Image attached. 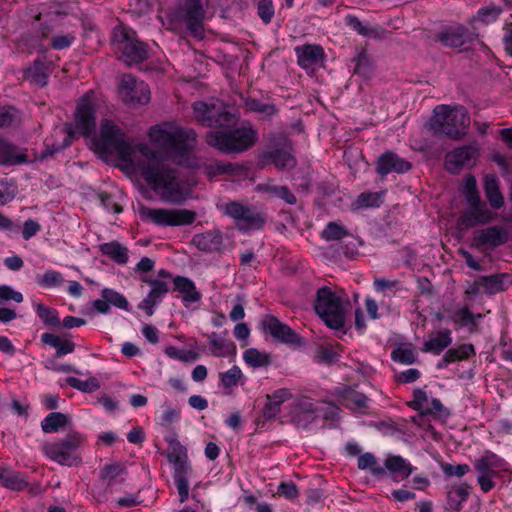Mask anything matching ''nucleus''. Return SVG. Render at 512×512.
<instances>
[{
    "mask_svg": "<svg viewBox=\"0 0 512 512\" xmlns=\"http://www.w3.org/2000/svg\"><path fill=\"white\" fill-rule=\"evenodd\" d=\"M502 42L506 54L512 56V15L505 20Z\"/></svg>",
    "mask_w": 512,
    "mask_h": 512,
    "instance_id": "nucleus-64",
    "label": "nucleus"
},
{
    "mask_svg": "<svg viewBox=\"0 0 512 512\" xmlns=\"http://www.w3.org/2000/svg\"><path fill=\"white\" fill-rule=\"evenodd\" d=\"M139 214L142 220H148L157 226H187L196 220V213L188 209H165L141 206Z\"/></svg>",
    "mask_w": 512,
    "mask_h": 512,
    "instance_id": "nucleus-13",
    "label": "nucleus"
},
{
    "mask_svg": "<svg viewBox=\"0 0 512 512\" xmlns=\"http://www.w3.org/2000/svg\"><path fill=\"white\" fill-rule=\"evenodd\" d=\"M112 46L119 59L128 65L141 63L148 58L147 45L124 29H114Z\"/></svg>",
    "mask_w": 512,
    "mask_h": 512,
    "instance_id": "nucleus-12",
    "label": "nucleus"
},
{
    "mask_svg": "<svg viewBox=\"0 0 512 512\" xmlns=\"http://www.w3.org/2000/svg\"><path fill=\"white\" fill-rule=\"evenodd\" d=\"M144 282L151 286V290L148 295L154 299L157 303L162 301V298L168 293V283L161 279H143Z\"/></svg>",
    "mask_w": 512,
    "mask_h": 512,
    "instance_id": "nucleus-58",
    "label": "nucleus"
},
{
    "mask_svg": "<svg viewBox=\"0 0 512 512\" xmlns=\"http://www.w3.org/2000/svg\"><path fill=\"white\" fill-rule=\"evenodd\" d=\"M243 359L252 368L268 367L271 365V356L267 352L259 351L256 348H249L244 351Z\"/></svg>",
    "mask_w": 512,
    "mask_h": 512,
    "instance_id": "nucleus-44",
    "label": "nucleus"
},
{
    "mask_svg": "<svg viewBox=\"0 0 512 512\" xmlns=\"http://www.w3.org/2000/svg\"><path fill=\"white\" fill-rule=\"evenodd\" d=\"M195 247L205 253H221L224 246V236L220 230H208L195 234L192 238Z\"/></svg>",
    "mask_w": 512,
    "mask_h": 512,
    "instance_id": "nucleus-23",
    "label": "nucleus"
},
{
    "mask_svg": "<svg viewBox=\"0 0 512 512\" xmlns=\"http://www.w3.org/2000/svg\"><path fill=\"white\" fill-rule=\"evenodd\" d=\"M448 319L459 327H474L475 316L467 306L448 310Z\"/></svg>",
    "mask_w": 512,
    "mask_h": 512,
    "instance_id": "nucleus-46",
    "label": "nucleus"
},
{
    "mask_svg": "<svg viewBox=\"0 0 512 512\" xmlns=\"http://www.w3.org/2000/svg\"><path fill=\"white\" fill-rule=\"evenodd\" d=\"M345 24L359 35L367 38L382 40L387 33L382 26L364 24L357 16L351 14L345 17Z\"/></svg>",
    "mask_w": 512,
    "mask_h": 512,
    "instance_id": "nucleus-30",
    "label": "nucleus"
},
{
    "mask_svg": "<svg viewBox=\"0 0 512 512\" xmlns=\"http://www.w3.org/2000/svg\"><path fill=\"white\" fill-rule=\"evenodd\" d=\"M337 396L341 404L350 410L365 412L368 408V397L364 393L355 391L350 387L339 390Z\"/></svg>",
    "mask_w": 512,
    "mask_h": 512,
    "instance_id": "nucleus-31",
    "label": "nucleus"
},
{
    "mask_svg": "<svg viewBox=\"0 0 512 512\" xmlns=\"http://www.w3.org/2000/svg\"><path fill=\"white\" fill-rule=\"evenodd\" d=\"M246 107L256 113L262 114L265 118H271L278 114V108L271 103H263L255 98H248Z\"/></svg>",
    "mask_w": 512,
    "mask_h": 512,
    "instance_id": "nucleus-51",
    "label": "nucleus"
},
{
    "mask_svg": "<svg viewBox=\"0 0 512 512\" xmlns=\"http://www.w3.org/2000/svg\"><path fill=\"white\" fill-rule=\"evenodd\" d=\"M119 95L122 101L129 106L146 105L151 99L148 84L137 80L134 76L127 74L121 79Z\"/></svg>",
    "mask_w": 512,
    "mask_h": 512,
    "instance_id": "nucleus-16",
    "label": "nucleus"
},
{
    "mask_svg": "<svg viewBox=\"0 0 512 512\" xmlns=\"http://www.w3.org/2000/svg\"><path fill=\"white\" fill-rule=\"evenodd\" d=\"M504 274H493L481 277V285L489 294H495L504 289Z\"/></svg>",
    "mask_w": 512,
    "mask_h": 512,
    "instance_id": "nucleus-57",
    "label": "nucleus"
},
{
    "mask_svg": "<svg viewBox=\"0 0 512 512\" xmlns=\"http://www.w3.org/2000/svg\"><path fill=\"white\" fill-rule=\"evenodd\" d=\"M204 173L210 178L233 172V165L229 162L215 160L202 166Z\"/></svg>",
    "mask_w": 512,
    "mask_h": 512,
    "instance_id": "nucleus-53",
    "label": "nucleus"
},
{
    "mask_svg": "<svg viewBox=\"0 0 512 512\" xmlns=\"http://www.w3.org/2000/svg\"><path fill=\"white\" fill-rule=\"evenodd\" d=\"M64 278L56 270H47L43 275L37 276V284L42 288H56L62 285Z\"/></svg>",
    "mask_w": 512,
    "mask_h": 512,
    "instance_id": "nucleus-55",
    "label": "nucleus"
},
{
    "mask_svg": "<svg viewBox=\"0 0 512 512\" xmlns=\"http://www.w3.org/2000/svg\"><path fill=\"white\" fill-rule=\"evenodd\" d=\"M411 169V163L404 158L399 157L393 151H386L379 156L376 162V172L380 176H386L395 172L398 174L408 172Z\"/></svg>",
    "mask_w": 512,
    "mask_h": 512,
    "instance_id": "nucleus-22",
    "label": "nucleus"
},
{
    "mask_svg": "<svg viewBox=\"0 0 512 512\" xmlns=\"http://www.w3.org/2000/svg\"><path fill=\"white\" fill-rule=\"evenodd\" d=\"M37 316L42 320L46 326L59 327L61 321L59 319L58 311L52 307L46 306L42 303L35 305Z\"/></svg>",
    "mask_w": 512,
    "mask_h": 512,
    "instance_id": "nucleus-49",
    "label": "nucleus"
},
{
    "mask_svg": "<svg viewBox=\"0 0 512 512\" xmlns=\"http://www.w3.org/2000/svg\"><path fill=\"white\" fill-rule=\"evenodd\" d=\"M164 353L171 359L181 362H194L199 358V354L193 350H182L176 346H168L164 349Z\"/></svg>",
    "mask_w": 512,
    "mask_h": 512,
    "instance_id": "nucleus-56",
    "label": "nucleus"
},
{
    "mask_svg": "<svg viewBox=\"0 0 512 512\" xmlns=\"http://www.w3.org/2000/svg\"><path fill=\"white\" fill-rule=\"evenodd\" d=\"M476 355L474 346L471 343H464L457 347H451L445 351L442 358L437 362V369H445L451 363L468 360Z\"/></svg>",
    "mask_w": 512,
    "mask_h": 512,
    "instance_id": "nucleus-29",
    "label": "nucleus"
},
{
    "mask_svg": "<svg viewBox=\"0 0 512 512\" xmlns=\"http://www.w3.org/2000/svg\"><path fill=\"white\" fill-rule=\"evenodd\" d=\"M452 341V331L445 328L429 335L428 339L423 342L421 351L424 353H431L433 355H440L450 347Z\"/></svg>",
    "mask_w": 512,
    "mask_h": 512,
    "instance_id": "nucleus-28",
    "label": "nucleus"
},
{
    "mask_svg": "<svg viewBox=\"0 0 512 512\" xmlns=\"http://www.w3.org/2000/svg\"><path fill=\"white\" fill-rule=\"evenodd\" d=\"M243 378L244 376L240 367L233 365L226 372L219 374L220 386L226 390L225 394L229 395L231 393V389L236 387Z\"/></svg>",
    "mask_w": 512,
    "mask_h": 512,
    "instance_id": "nucleus-47",
    "label": "nucleus"
},
{
    "mask_svg": "<svg viewBox=\"0 0 512 512\" xmlns=\"http://www.w3.org/2000/svg\"><path fill=\"white\" fill-rule=\"evenodd\" d=\"M206 11L202 0H178L171 9V21L184 24L191 36L204 38V19Z\"/></svg>",
    "mask_w": 512,
    "mask_h": 512,
    "instance_id": "nucleus-6",
    "label": "nucleus"
},
{
    "mask_svg": "<svg viewBox=\"0 0 512 512\" xmlns=\"http://www.w3.org/2000/svg\"><path fill=\"white\" fill-rule=\"evenodd\" d=\"M357 207H379L382 204V193L363 192L356 200Z\"/></svg>",
    "mask_w": 512,
    "mask_h": 512,
    "instance_id": "nucleus-60",
    "label": "nucleus"
},
{
    "mask_svg": "<svg viewBox=\"0 0 512 512\" xmlns=\"http://www.w3.org/2000/svg\"><path fill=\"white\" fill-rule=\"evenodd\" d=\"M484 192L487 201L494 209H500L504 205V198L499 189L498 179L494 175H487L484 181Z\"/></svg>",
    "mask_w": 512,
    "mask_h": 512,
    "instance_id": "nucleus-37",
    "label": "nucleus"
},
{
    "mask_svg": "<svg viewBox=\"0 0 512 512\" xmlns=\"http://www.w3.org/2000/svg\"><path fill=\"white\" fill-rule=\"evenodd\" d=\"M298 65L303 69L312 68L325 58L324 49L317 44H304L295 47Z\"/></svg>",
    "mask_w": 512,
    "mask_h": 512,
    "instance_id": "nucleus-25",
    "label": "nucleus"
},
{
    "mask_svg": "<svg viewBox=\"0 0 512 512\" xmlns=\"http://www.w3.org/2000/svg\"><path fill=\"white\" fill-rule=\"evenodd\" d=\"M357 467L360 470H369L374 477H383L386 470H388L395 474L394 481H397V477L401 479L408 478L415 469L410 462L399 455H388L384 467L378 466L376 457L370 452L359 455Z\"/></svg>",
    "mask_w": 512,
    "mask_h": 512,
    "instance_id": "nucleus-9",
    "label": "nucleus"
},
{
    "mask_svg": "<svg viewBox=\"0 0 512 512\" xmlns=\"http://www.w3.org/2000/svg\"><path fill=\"white\" fill-rule=\"evenodd\" d=\"M99 251L120 265H125L129 260L128 249L118 241L101 244Z\"/></svg>",
    "mask_w": 512,
    "mask_h": 512,
    "instance_id": "nucleus-39",
    "label": "nucleus"
},
{
    "mask_svg": "<svg viewBox=\"0 0 512 512\" xmlns=\"http://www.w3.org/2000/svg\"><path fill=\"white\" fill-rule=\"evenodd\" d=\"M442 471L447 477H462L470 471V466L468 464H443L441 466Z\"/></svg>",
    "mask_w": 512,
    "mask_h": 512,
    "instance_id": "nucleus-63",
    "label": "nucleus"
},
{
    "mask_svg": "<svg viewBox=\"0 0 512 512\" xmlns=\"http://www.w3.org/2000/svg\"><path fill=\"white\" fill-rule=\"evenodd\" d=\"M100 140L104 152L116 155L127 166L133 165V148L113 121L105 119L101 122Z\"/></svg>",
    "mask_w": 512,
    "mask_h": 512,
    "instance_id": "nucleus-8",
    "label": "nucleus"
},
{
    "mask_svg": "<svg viewBox=\"0 0 512 512\" xmlns=\"http://www.w3.org/2000/svg\"><path fill=\"white\" fill-rule=\"evenodd\" d=\"M497 214L489 210L485 205L469 208L462 212L458 219L461 227L469 229L477 225H486L495 220Z\"/></svg>",
    "mask_w": 512,
    "mask_h": 512,
    "instance_id": "nucleus-24",
    "label": "nucleus"
},
{
    "mask_svg": "<svg viewBox=\"0 0 512 512\" xmlns=\"http://www.w3.org/2000/svg\"><path fill=\"white\" fill-rule=\"evenodd\" d=\"M433 112L430 126L435 134H443L453 140H459L466 134L470 117L464 106L437 105Z\"/></svg>",
    "mask_w": 512,
    "mask_h": 512,
    "instance_id": "nucleus-3",
    "label": "nucleus"
},
{
    "mask_svg": "<svg viewBox=\"0 0 512 512\" xmlns=\"http://www.w3.org/2000/svg\"><path fill=\"white\" fill-rule=\"evenodd\" d=\"M274 6L272 0H261L257 6V14L264 24H269L274 17Z\"/></svg>",
    "mask_w": 512,
    "mask_h": 512,
    "instance_id": "nucleus-61",
    "label": "nucleus"
},
{
    "mask_svg": "<svg viewBox=\"0 0 512 512\" xmlns=\"http://www.w3.org/2000/svg\"><path fill=\"white\" fill-rule=\"evenodd\" d=\"M101 296L108 301L109 305L129 311V303L121 293L110 288H104L101 291Z\"/></svg>",
    "mask_w": 512,
    "mask_h": 512,
    "instance_id": "nucleus-59",
    "label": "nucleus"
},
{
    "mask_svg": "<svg viewBox=\"0 0 512 512\" xmlns=\"http://www.w3.org/2000/svg\"><path fill=\"white\" fill-rule=\"evenodd\" d=\"M474 470L477 472V483L483 493H488L496 487V479L503 477L509 470V464L497 454L486 451L475 459Z\"/></svg>",
    "mask_w": 512,
    "mask_h": 512,
    "instance_id": "nucleus-10",
    "label": "nucleus"
},
{
    "mask_svg": "<svg viewBox=\"0 0 512 512\" xmlns=\"http://www.w3.org/2000/svg\"><path fill=\"white\" fill-rule=\"evenodd\" d=\"M508 240V231L502 226L494 225L485 229L477 230L473 236V246L477 249L484 246L495 249L504 245Z\"/></svg>",
    "mask_w": 512,
    "mask_h": 512,
    "instance_id": "nucleus-19",
    "label": "nucleus"
},
{
    "mask_svg": "<svg viewBox=\"0 0 512 512\" xmlns=\"http://www.w3.org/2000/svg\"><path fill=\"white\" fill-rule=\"evenodd\" d=\"M193 111L196 121L206 127H230L236 120L219 102L197 101L193 104Z\"/></svg>",
    "mask_w": 512,
    "mask_h": 512,
    "instance_id": "nucleus-14",
    "label": "nucleus"
},
{
    "mask_svg": "<svg viewBox=\"0 0 512 512\" xmlns=\"http://www.w3.org/2000/svg\"><path fill=\"white\" fill-rule=\"evenodd\" d=\"M66 384L84 393H91L100 388V383L95 377H90L86 381H82L76 377L70 376L66 378Z\"/></svg>",
    "mask_w": 512,
    "mask_h": 512,
    "instance_id": "nucleus-54",
    "label": "nucleus"
},
{
    "mask_svg": "<svg viewBox=\"0 0 512 512\" xmlns=\"http://www.w3.org/2000/svg\"><path fill=\"white\" fill-rule=\"evenodd\" d=\"M63 135L62 142L56 143L52 138H47L44 142L45 149L42 151V157L46 158L49 156H53L56 153L61 152L62 150L68 148L74 138L75 131L73 129V125L71 123H66L63 128L55 131V136Z\"/></svg>",
    "mask_w": 512,
    "mask_h": 512,
    "instance_id": "nucleus-27",
    "label": "nucleus"
},
{
    "mask_svg": "<svg viewBox=\"0 0 512 512\" xmlns=\"http://www.w3.org/2000/svg\"><path fill=\"white\" fill-rule=\"evenodd\" d=\"M256 190L260 193L266 194L269 198H279L288 205H295L297 203L296 196L287 186H280L272 183H261L256 186Z\"/></svg>",
    "mask_w": 512,
    "mask_h": 512,
    "instance_id": "nucleus-35",
    "label": "nucleus"
},
{
    "mask_svg": "<svg viewBox=\"0 0 512 512\" xmlns=\"http://www.w3.org/2000/svg\"><path fill=\"white\" fill-rule=\"evenodd\" d=\"M207 337L210 343V352L215 357H226L236 350L232 341L225 340L216 332H212Z\"/></svg>",
    "mask_w": 512,
    "mask_h": 512,
    "instance_id": "nucleus-40",
    "label": "nucleus"
},
{
    "mask_svg": "<svg viewBox=\"0 0 512 512\" xmlns=\"http://www.w3.org/2000/svg\"><path fill=\"white\" fill-rule=\"evenodd\" d=\"M167 458L173 464V479L179 494V501L184 503L189 497L188 476L192 472L187 449L177 439H172L169 441Z\"/></svg>",
    "mask_w": 512,
    "mask_h": 512,
    "instance_id": "nucleus-11",
    "label": "nucleus"
},
{
    "mask_svg": "<svg viewBox=\"0 0 512 512\" xmlns=\"http://www.w3.org/2000/svg\"><path fill=\"white\" fill-rule=\"evenodd\" d=\"M223 212L234 220L236 228L242 233L262 230L267 222L265 212L254 205L243 204L236 200L225 203Z\"/></svg>",
    "mask_w": 512,
    "mask_h": 512,
    "instance_id": "nucleus-7",
    "label": "nucleus"
},
{
    "mask_svg": "<svg viewBox=\"0 0 512 512\" xmlns=\"http://www.w3.org/2000/svg\"><path fill=\"white\" fill-rule=\"evenodd\" d=\"M471 485L466 482L451 485L447 491V504L453 511H460L470 495Z\"/></svg>",
    "mask_w": 512,
    "mask_h": 512,
    "instance_id": "nucleus-33",
    "label": "nucleus"
},
{
    "mask_svg": "<svg viewBox=\"0 0 512 512\" xmlns=\"http://www.w3.org/2000/svg\"><path fill=\"white\" fill-rule=\"evenodd\" d=\"M85 442L86 437L82 433L72 431L64 438L45 443L42 451L47 458L60 465L77 466L82 462L79 450Z\"/></svg>",
    "mask_w": 512,
    "mask_h": 512,
    "instance_id": "nucleus-5",
    "label": "nucleus"
},
{
    "mask_svg": "<svg viewBox=\"0 0 512 512\" xmlns=\"http://www.w3.org/2000/svg\"><path fill=\"white\" fill-rule=\"evenodd\" d=\"M75 36L73 33L56 34L51 38V47L55 50H63L70 47L74 41Z\"/></svg>",
    "mask_w": 512,
    "mask_h": 512,
    "instance_id": "nucleus-62",
    "label": "nucleus"
},
{
    "mask_svg": "<svg viewBox=\"0 0 512 512\" xmlns=\"http://www.w3.org/2000/svg\"><path fill=\"white\" fill-rule=\"evenodd\" d=\"M148 135L162 151L153 150L146 144L137 145V150L146 158L139 168L141 176L164 201L182 204L186 195L179 182V171L167 162L187 168L193 166L196 132L190 128L155 125Z\"/></svg>",
    "mask_w": 512,
    "mask_h": 512,
    "instance_id": "nucleus-1",
    "label": "nucleus"
},
{
    "mask_svg": "<svg viewBox=\"0 0 512 512\" xmlns=\"http://www.w3.org/2000/svg\"><path fill=\"white\" fill-rule=\"evenodd\" d=\"M349 235L345 226L338 222H329L321 232V238L326 241L341 240Z\"/></svg>",
    "mask_w": 512,
    "mask_h": 512,
    "instance_id": "nucleus-52",
    "label": "nucleus"
},
{
    "mask_svg": "<svg viewBox=\"0 0 512 512\" xmlns=\"http://www.w3.org/2000/svg\"><path fill=\"white\" fill-rule=\"evenodd\" d=\"M41 342L56 349V358L72 353L76 347L73 341L62 339L59 335L53 333H43L41 335Z\"/></svg>",
    "mask_w": 512,
    "mask_h": 512,
    "instance_id": "nucleus-36",
    "label": "nucleus"
},
{
    "mask_svg": "<svg viewBox=\"0 0 512 512\" xmlns=\"http://www.w3.org/2000/svg\"><path fill=\"white\" fill-rule=\"evenodd\" d=\"M49 75L50 69L48 65L40 59H36L33 62V65L30 68H28L24 73L26 79L41 87L45 86L48 83Z\"/></svg>",
    "mask_w": 512,
    "mask_h": 512,
    "instance_id": "nucleus-41",
    "label": "nucleus"
},
{
    "mask_svg": "<svg viewBox=\"0 0 512 512\" xmlns=\"http://www.w3.org/2000/svg\"><path fill=\"white\" fill-rule=\"evenodd\" d=\"M225 128L206 133L207 144L224 154L242 153L251 148L258 140V134L250 124H243L233 129Z\"/></svg>",
    "mask_w": 512,
    "mask_h": 512,
    "instance_id": "nucleus-2",
    "label": "nucleus"
},
{
    "mask_svg": "<svg viewBox=\"0 0 512 512\" xmlns=\"http://www.w3.org/2000/svg\"><path fill=\"white\" fill-rule=\"evenodd\" d=\"M174 290L181 294L185 306L189 303L199 302L202 294L197 290L195 283L188 277L176 276L173 279Z\"/></svg>",
    "mask_w": 512,
    "mask_h": 512,
    "instance_id": "nucleus-32",
    "label": "nucleus"
},
{
    "mask_svg": "<svg viewBox=\"0 0 512 512\" xmlns=\"http://www.w3.org/2000/svg\"><path fill=\"white\" fill-rule=\"evenodd\" d=\"M69 422V417L61 412L49 413L41 422V428L44 433H55L60 428L65 427Z\"/></svg>",
    "mask_w": 512,
    "mask_h": 512,
    "instance_id": "nucleus-45",
    "label": "nucleus"
},
{
    "mask_svg": "<svg viewBox=\"0 0 512 512\" xmlns=\"http://www.w3.org/2000/svg\"><path fill=\"white\" fill-rule=\"evenodd\" d=\"M27 162V155L10 142L0 139V165L14 166Z\"/></svg>",
    "mask_w": 512,
    "mask_h": 512,
    "instance_id": "nucleus-34",
    "label": "nucleus"
},
{
    "mask_svg": "<svg viewBox=\"0 0 512 512\" xmlns=\"http://www.w3.org/2000/svg\"><path fill=\"white\" fill-rule=\"evenodd\" d=\"M314 310L327 327L342 330L346 322V309L343 298L328 286L317 290Z\"/></svg>",
    "mask_w": 512,
    "mask_h": 512,
    "instance_id": "nucleus-4",
    "label": "nucleus"
},
{
    "mask_svg": "<svg viewBox=\"0 0 512 512\" xmlns=\"http://www.w3.org/2000/svg\"><path fill=\"white\" fill-rule=\"evenodd\" d=\"M352 62L354 63V74L363 77H368L370 75L372 71V63L365 47H356Z\"/></svg>",
    "mask_w": 512,
    "mask_h": 512,
    "instance_id": "nucleus-42",
    "label": "nucleus"
},
{
    "mask_svg": "<svg viewBox=\"0 0 512 512\" xmlns=\"http://www.w3.org/2000/svg\"><path fill=\"white\" fill-rule=\"evenodd\" d=\"M1 484L13 491H22L28 487L29 482L24 473L11 471L4 468L3 478Z\"/></svg>",
    "mask_w": 512,
    "mask_h": 512,
    "instance_id": "nucleus-43",
    "label": "nucleus"
},
{
    "mask_svg": "<svg viewBox=\"0 0 512 512\" xmlns=\"http://www.w3.org/2000/svg\"><path fill=\"white\" fill-rule=\"evenodd\" d=\"M477 38V34L464 26L447 27L434 35V41L445 47L459 48Z\"/></svg>",
    "mask_w": 512,
    "mask_h": 512,
    "instance_id": "nucleus-18",
    "label": "nucleus"
},
{
    "mask_svg": "<svg viewBox=\"0 0 512 512\" xmlns=\"http://www.w3.org/2000/svg\"><path fill=\"white\" fill-rule=\"evenodd\" d=\"M262 157L264 161L274 164L278 170H290L297 164L292 145L288 140H285L281 147L265 151Z\"/></svg>",
    "mask_w": 512,
    "mask_h": 512,
    "instance_id": "nucleus-21",
    "label": "nucleus"
},
{
    "mask_svg": "<svg viewBox=\"0 0 512 512\" xmlns=\"http://www.w3.org/2000/svg\"><path fill=\"white\" fill-rule=\"evenodd\" d=\"M319 416V409L308 398L298 401L292 419L297 427L307 429Z\"/></svg>",
    "mask_w": 512,
    "mask_h": 512,
    "instance_id": "nucleus-26",
    "label": "nucleus"
},
{
    "mask_svg": "<svg viewBox=\"0 0 512 512\" xmlns=\"http://www.w3.org/2000/svg\"><path fill=\"white\" fill-rule=\"evenodd\" d=\"M390 357L392 361L403 365L414 364L417 360V355L411 344L397 346L391 351Z\"/></svg>",
    "mask_w": 512,
    "mask_h": 512,
    "instance_id": "nucleus-48",
    "label": "nucleus"
},
{
    "mask_svg": "<svg viewBox=\"0 0 512 512\" xmlns=\"http://www.w3.org/2000/svg\"><path fill=\"white\" fill-rule=\"evenodd\" d=\"M476 155V149L471 146L455 148L445 155L446 169L456 174L463 168L471 167L475 163Z\"/></svg>",
    "mask_w": 512,
    "mask_h": 512,
    "instance_id": "nucleus-20",
    "label": "nucleus"
},
{
    "mask_svg": "<svg viewBox=\"0 0 512 512\" xmlns=\"http://www.w3.org/2000/svg\"><path fill=\"white\" fill-rule=\"evenodd\" d=\"M96 107V96L93 91H88L78 100L74 114L75 134L88 137L95 133L97 127Z\"/></svg>",
    "mask_w": 512,
    "mask_h": 512,
    "instance_id": "nucleus-15",
    "label": "nucleus"
},
{
    "mask_svg": "<svg viewBox=\"0 0 512 512\" xmlns=\"http://www.w3.org/2000/svg\"><path fill=\"white\" fill-rule=\"evenodd\" d=\"M502 12L503 9L501 6L489 4L478 9L477 12L469 19L468 23L470 25H473L474 23L490 25L499 19Z\"/></svg>",
    "mask_w": 512,
    "mask_h": 512,
    "instance_id": "nucleus-38",
    "label": "nucleus"
},
{
    "mask_svg": "<svg viewBox=\"0 0 512 512\" xmlns=\"http://www.w3.org/2000/svg\"><path fill=\"white\" fill-rule=\"evenodd\" d=\"M126 473V468L121 463L105 464L100 470V478L106 481L108 487L112 486L117 477Z\"/></svg>",
    "mask_w": 512,
    "mask_h": 512,
    "instance_id": "nucleus-50",
    "label": "nucleus"
},
{
    "mask_svg": "<svg viewBox=\"0 0 512 512\" xmlns=\"http://www.w3.org/2000/svg\"><path fill=\"white\" fill-rule=\"evenodd\" d=\"M261 326L263 331L268 333L277 342L296 344L301 340L298 333L274 315H265L261 320Z\"/></svg>",
    "mask_w": 512,
    "mask_h": 512,
    "instance_id": "nucleus-17",
    "label": "nucleus"
}]
</instances>
